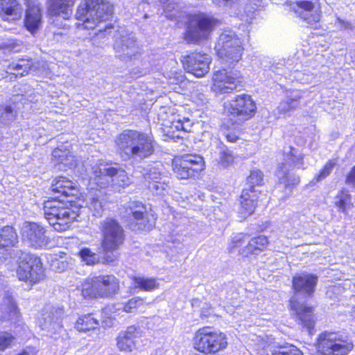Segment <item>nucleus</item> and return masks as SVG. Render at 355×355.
<instances>
[{
    "label": "nucleus",
    "mask_w": 355,
    "mask_h": 355,
    "mask_svg": "<svg viewBox=\"0 0 355 355\" xmlns=\"http://www.w3.org/2000/svg\"><path fill=\"white\" fill-rule=\"evenodd\" d=\"M292 283L295 292L290 300L292 315L303 329L312 334L315 324L313 308L300 301V295L304 297L312 296L318 283V277L313 274L302 272L295 275Z\"/></svg>",
    "instance_id": "obj_1"
},
{
    "label": "nucleus",
    "mask_w": 355,
    "mask_h": 355,
    "mask_svg": "<svg viewBox=\"0 0 355 355\" xmlns=\"http://www.w3.org/2000/svg\"><path fill=\"white\" fill-rule=\"evenodd\" d=\"M115 142L125 159L138 162L150 157L154 153L156 145L150 134L135 130H123L116 137Z\"/></svg>",
    "instance_id": "obj_2"
},
{
    "label": "nucleus",
    "mask_w": 355,
    "mask_h": 355,
    "mask_svg": "<svg viewBox=\"0 0 355 355\" xmlns=\"http://www.w3.org/2000/svg\"><path fill=\"white\" fill-rule=\"evenodd\" d=\"M90 181L100 188L111 187L115 190L130 184V180L122 168L103 160L92 166Z\"/></svg>",
    "instance_id": "obj_3"
},
{
    "label": "nucleus",
    "mask_w": 355,
    "mask_h": 355,
    "mask_svg": "<svg viewBox=\"0 0 355 355\" xmlns=\"http://www.w3.org/2000/svg\"><path fill=\"white\" fill-rule=\"evenodd\" d=\"M113 13V6L103 0H85L78 6L76 18L82 21L83 29H94Z\"/></svg>",
    "instance_id": "obj_4"
},
{
    "label": "nucleus",
    "mask_w": 355,
    "mask_h": 355,
    "mask_svg": "<svg viewBox=\"0 0 355 355\" xmlns=\"http://www.w3.org/2000/svg\"><path fill=\"white\" fill-rule=\"evenodd\" d=\"M71 202L53 198L44 202L43 209L45 218L55 230L63 232L68 230L70 224L78 216L70 207Z\"/></svg>",
    "instance_id": "obj_5"
},
{
    "label": "nucleus",
    "mask_w": 355,
    "mask_h": 355,
    "mask_svg": "<svg viewBox=\"0 0 355 355\" xmlns=\"http://www.w3.org/2000/svg\"><path fill=\"white\" fill-rule=\"evenodd\" d=\"M283 155L284 159L277 168L276 176L279 184H282L285 188L292 189L300 182V177L292 172L293 168H306L304 166V155L293 146L285 148Z\"/></svg>",
    "instance_id": "obj_6"
},
{
    "label": "nucleus",
    "mask_w": 355,
    "mask_h": 355,
    "mask_svg": "<svg viewBox=\"0 0 355 355\" xmlns=\"http://www.w3.org/2000/svg\"><path fill=\"white\" fill-rule=\"evenodd\" d=\"M119 290V282L113 275L87 278L82 284L85 297H112Z\"/></svg>",
    "instance_id": "obj_7"
},
{
    "label": "nucleus",
    "mask_w": 355,
    "mask_h": 355,
    "mask_svg": "<svg viewBox=\"0 0 355 355\" xmlns=\"http://www.w3.org/2000/svg\"><path fill=\"white\" fill-rule=\"evenodd\" d=\"M121 215L125 218L128 225L132 231L151 230L155 223L154 216L148 213L146 207L137 201L130 202L123 206Z\"/></svg>",
    "instance_id": "obj_8"
},
{
    "label": "nucleus",
    "mask_w": 355,
    "mask_h": 355,
    "mask_svg": "<svg viewBox=\"0 0 355 355\" xmlns=\"http://www.w3.org/2000/svg\"><path fill=\"white\" fill-rule=\"evenodd\" d=\"M193 344L196 350L208 354L224 349L227 342L223 333L214 331L210 327H204L196 332Z\"/></svg>",
    "instance_id": "obj_9"
},
{
    "label": "nucleus",
    "mask_w": 355,
    "mask_h": 355,
    "mask_svg": "<svg viewBox=\"0 0 355 355\" xmlns=\"http://www.w3.org/2000/svg\"><path fill=\"white\" fill-rule=\"evenodd\" d=\"M215 49L219 58L230 63L238 62L243 51L241 39L232 30H225L221 33Z\"/></svg>",
    "instance_id": "obj_10"
},
{
    "label": "nucleus",
    "mask_w": 355,
    "mask_h": 355,
    "mask_svg": "<svg viewBox=\"0 0 355 355\" xmlns=\"http://www.w3.org/2000/svg\"><path fill=\"white\" fill-rule=\"evenodd\" d=\"M19 266L17 275L19 280L37 283L43 279L44 270L40 257L21 250H17Z\"/></svg>",
    "instance_id": "obj_11"
},
{
    "label": "nucleus",
    "mask_w": 355,
    "mask_h": 355,
    "mask_svg": "<svg viewBox=\"0 0 355 355\" xmlns=\"http://www.w3.org/2000/svg\"><path fill=\"white\" fill-rule=\"evenodd\" d=\"M255 104L248 95H241L232 100L225 107V113L232 125L241 124L254 112Z\"/></svg>",
    "instance_id": "obj_12"
},
{
    "label": "nucleus",
    "mask_w": 355,
    "mask_h": 355,
    "mask_svg": "<svg viewBox=\"0 0 355 355\" xmlns=\"http://www.w3.org/2000/svg\"><path fill=\"white\" fill-rule=\"evenodd\" d=\"M173 171L180 180L195 178L204 168V161L201 156L186 155L175 157L172 162Z\"/></svg>",
    "instance_id": "obj_13"
},
{
    "label": "nucleus",
    "mask_w": 355,
    "mask_h": 355,
    "mask_svg": "<svg viewBox=\"0 0 355 355\" xmlns=\"http://www.w3.org/2000/svg\"><path fill=\"white\" fill-rule=\"evenodd\" d=\"M98 228L103 236L101 243H104L107 249L121 246L123 243L124 230L116 219L105 218L99 222Z\"/></svg>",
    "instance_id": "obj_14"
},
{
    "label": "nucleus",
    "mask_w": 355,
    "mask_h": 355,
    "mask_svg": "<svg viewBox=\"0 0 355 355\" xmlns=\"http://www.w3.org/2000/svg\"><path fill=\"white\" fill-rule=\"evenodd\" d=\"M214 24V18L204 13L191 15L187 27V40L192 42H198L200 39L207 37Z\"/></svg>",
    "instance_id": "obj_15"
},
{
    "label": "nucleus",
    "mask_w": 355,
    "mask_h": 355,
    "mask_svg": "<svg viewBox=\"0 0 355 355\" xmlns=\"http://www.w3.org/2000/svg\"><path fill=\"white\" fill-rule=\"evenodd\" d=\"M318 348L324 355H346L353 348V345L338 337L334 332L320 335Z\"/></svg>",
    "instance_id": "obj_16"
},
{
    "label": "nucleus",
    "mask_w": 355,
    "mask_h": 355,
    "mask_svg": "<svg viewBox=\"0 0 355 355\" xmlns=\"http://www.w3.org/2000/svg\"><path fill=\"white\" fill-rule=\"evenodd\" d=\"M46 233L45 227L37 223L25 222L21 228L23 241L35 249L43 248L49 244V239Z\"/></svg>",
    "instance_id": "obj_17"
},
{
    "label": "nucleus",
    "mask_w": 355,
    "mask_h": 355,
    "mask_svg": "<svg viewBox=\"0 0 355 355\" xmlns=\"http://www.w3.org/2000/svg\"><path fill=\"white\" fill-rule=\"evenodd\" d=\"M242 78L239 71L222 69L213 75L214 84L212 89L216 93L226 94L236 89L241 83Z\"/></svg>",
    "instance_id": "obj_18"
},
{
    "label": "nucleus",
    "mask_w": 355,
    "mask_h": 355,
    "mask_svg": "<svg viewBox=\"0 0 355 355\" xmlns=\"http://www.w3.org/2000/svg\"><path fill=\"white\" fill-rule=\"evenodd\" d=\"M182 62L184 69L188 73L200 78L209 71L211 58L206 53H193L184 56Z\"/></svg>",
    "instance_id": "obj_19"
},
{
    "label": "nucleus",
    "mask_w": 355,
    "mask_h": 355,
    "mask_svg": "<svg viewBox=\"0 0 355 355\" xmlns=\"http://www.w3.org/2000/svg\"><path fill=\"white\" fill-rule=\"evenodd\" d=\"M114 49L116 55L122 60H131L141 53V49L132 34L122 35L116 39Z\"/></svg>",
    "instance_id": "obj_20"
},
{
    "label": "nucleus",
    "mask_w": 355,
    "mask_h": 355,
    "mask_svg": "<svg viewBox=\"0 0 355 355\" xmlns=\"http://www.w3.org/2000/svg\"><path fill=\"white\" fill-rule=\"evenodd\" d=\"M291 9L298 17L310 25H313L320 19V12L315 8L314 3L311 0L294 2Z\"/></svg>",
    "instance_id": "obj_21"
},
{
    "label": "nucleus",
    "mask_w": 355,
    "mask_h": 355,
    "mask_svg": "<svg viewBox=\"0 0 355 355\" xmlns=\"http://www.w3.org/2000/svg\"><path fill=\"white\" fill-rule=\"evenodd\" d=\"M64 309L62 307L46 308L40 320V324L42 329L49 331H56L61 327L60 320L63 318Z\"/></svg>",
    "instance_id": "obj_22"
},
{
    "label": "nucleus",
    "mask_w": 355,
    "mask_h": 355,
    "mask_svg": "<svg viewBox=\"0 0 355 355\" xmlns=\"http://www.w3.org/2000/svg\"><path fill=\"white\" fill-rule=\"evenodd\" d=\"M42 9L37 5H28L24 19V26L32 35L37 33L42 25Z\"/></svg>",
    "instance_id": "obj_23"
},
{
    "label": "nucleus",
    "mask_w": 355,
    "mask_h": 355,
    "mask_svg": "<svg viewBox=\"0 0 355 355\" xmlns=\"http://www.w3.org/2000/svg\"><path fill=\"white\" fill-rule=\"evenodd\" d=\"M139 334V331L135 326H130L125 331L120 332L116 343L119 350L124 352H132L136 348Z\"/></svg>",
    "instance_id": "obj_24"
},
{
    "label": "nucleus",
    "mask_w": 355,
    "mask_h": 355,
    "mask_svg": "<svg viewBox=\"0 0 355 355\" xmlns=\"http://www.w3.org/2000/svg\"><path fill=\"white\" fill-rule=\"evenodd\" d=\"M258 191L243 189L241 195V206L239 210L241 217L245 218L251 215L257 205Z\"/></svg>",
    "instance_id": "obj_25"
},
{
    "label": "nucleus",
    "mask_w": 355,
    "mask_h": 355,
    "mask_svg": "<svg viewBox=\"0 0 355 355\" xmlns=\"http://www.w3.org/2000/svg\"><path fill=\"white\" fill-rule=\"evenodd\" d=\"M22 8L19 0H0V17L6 21H15L21 17Z\"/></svg>",
    "instance_id": "obj_26"
},
{
    "label": "nucleus",
    "mask_w": 355,
    "mask_h": 355,
    "mask_svg": "<svg viewBox=\"0 0 355 355\" xmlns=\"http://www.w3.org/2000/svg\"><path fill=\"white\" fill-rule=\"evenodd\" d=\"M74 2L75 0H51L48 8V13L51 16L69 19L72 15Z\"/></svg>",
    "instance_id": "obj_27"
},
{
    "label": "nucleus",
    "mask_w": 355,
    "mask_h": 355,
    "mask_svg": "<svg viewBox=\"0 0 355 355\" xmlns=\"http://www.w3.org/2000/svg\"><path fill=\"white\" fill-rule=\"evenodd\" d=\"M71 145L68 143L57 147L52 153L53 159L55 164L63 169L62 166L71 168L75 165V157L70 151Z\"/></svg>",
    "instance_id": "obj_28"
},
{
    "label": "nucleus",
    "mask_w": 355,
    "mask_h": 355,
    "mask_svg": "<svg viewBox=\"0 0 355 355\" xmlns=\"http://www.w3.org/2000/svg\"><path fill=\"white\" fill-rule=\"evenodd\" d=\"M34 62L31 58H22L12 61L6 67V72L15 78L27 75L29 71L33 70Z\"/></svg>",
    "instance_id": "obj_29"
},
{
    "label": "nucleus",
    "mask_w": 355,
    "mask_h": 355,
    "mask_svg": "<svg viewBox=\"0 0 355 355\" xmlns=\"http://www.w3.org/2000/svg\"><path fill=\"white\" fill-rule=\"evenodd\" d=\"M51 190L54 193H60L66 197L75 196L78 193L76 184L62 176L56 178L53 180Z\"/></svg>",
    "instance_id": "obj_30"
},
{
    "label": "nucleus",
    "mask_w": 355,
    "mask_h": 355,
    "mask_svg": "<svg viewBox=\"0 0 355 355\" xmlns=\"http://www.w3.org/2000/svg\"><path fill=\"white\" fill-rule=\"evenodd\" d=\"M18 243L19 236L12 226L5 225L0 228V248L8 250Z\"/></svg>",
    "instance_id": "obj_31"
},
{
    "label": "nucleus",
    "mask_w": 355,
    "mask_h": 355,
    "mask_svg": "<svg viewBox=\"0 0 355 355\" xmlns=\"http://www.w3.org/2000/svg\"><path fill=\"white\" fill-rule=\"evenodd\" d=\"M302 98V93L300 91H291L287 93L284 100L282 101L278 107V112L281 114L295 110L300 106V100Z\"/></svg>",
    "instance_id": "obj_32"
},
{
    "label": "nucleus",
    "mask_w": 355,
    "mask_h": 355,
    "mask_svg": "<svg viewBox=\"0 0 355 355\" xmlns=\"http://www.w3.org/2000/svg\"><path fill=\"white\" fill-rule=\"evenodd\" d=\"M268 243V238L260 235L251 239L246 246L239 250L240 254L248 257L250 254H258L262 252Z\"/></svg>",
    "instance_id": "obj_33"
},
{
    "label": "nucleus",
    "mask_w": 355,
    "mask_h": 355,
    "mask_svg": "<svg viewBox=\"0 0 355 355\" xmlns=\"http://www.w3.org/2000/svg\"><path fill=\"white\" fill-rule=\"evenodd\" d=\"M1 319L16 322L19 316V312L14 299L10 295H6L1 305Z\"/></svg>",
    "instance_id": "obj_34"
},
{
    "label": "nucleus",
    "mask_w": 355,
    "mask_h": 355,
    "mask_svg": "<svg viewBox=\"0 0 355 355\" xmlns=\"http://www.w3.org/2000/svg\"><path fill=\"white\" fill-rule=\"evenodd\" d=\"M87 206L94 216H101L103 211V195L100 191H92L87 197Z\"/></svg>",
    "instance_id": "obj_35"
},
{
    "label": "nucleus",
    "mask_w": 355,
    "mask_h": 355,
    "mask_svg": "<svg viewBox=\"0 0 355 355\" xmlns=\"http://www.w3.org/2000/svg\"><path fill=\"white\" fill-rule=\"evenodd\" d=\"M143 176L146 184H148L153 181L164 179L166 175L162 164L156 163L148 165L144 169Z\"/></svg>",
    "instance_id": "obj_36"
},
{
    "label": "nucleus",
    "mask_w": 355,
    "mask_h": 355,
    "mask_svg": "<svg viewBox=\"0 0 355 355\" xmlns=\"http://www.w3.org/2000/svg\"><path fill=\"white\" fill-rule=\"evenodd\" d=\"M98 326V321L91 314L79 318L76 323V328L79 331H90L96 329Z\"/></svg>",
    "instance_id": "obj_37"
},
{
    "label": "nucleus",
    "mask_w": 355,
    "mask_h": 355,
    "mask_svg": "<svg viewBox=\"0 0 355 355\" xmlns=\"http://www.w3.org/2000/svg\"><path fill=\"white\" fill-rule=\"evenodd\" d=\"M17 110L15 105H2L0 106V123L9 124L12 122L17 116Z\"/></svg>",
    "instance_id": "obj_38"
},
{
    "label": "nucleus",
    "mask_w": 355,
    "mask_h": 355,
    "mask_svg": "<svg viewBox=\"0 0 355 355\" xmlns=\"http://www.w3.org/2000/svg\"><path fill=\"white\" fill-rule=\"evenodd\" d=\"M134 286L145 291H151L158 286V283L154 278H146L144 277H134Z\"/></svg>",
    "instance_id": "obj_39"
},
{
    "label": "nucleus",
    "mask_w": 355,
    "mask_h": 355,
    "mask_svg": "<svg viewBox=\"0 0 355 355\" xmlns=\"http://www.w3.org/2000/svg\"><path fill=\"white\" fill-rule=\"evenodd\" d=\"M263 181V174L259 170H253L251 171L250 175L247 178V182L244 189L250 191H254L256 186H261Z\"/></svg>",
    "instance_id": "obj_40"
},
{
    "label": "nucleus",
    "mask_w": 355,
    "mask_h": 355,
    "mask_svg": "<svg viewBox=\"0 0 355 355\" xmlns=\"http://www.w3.org/2000/svg\"><path fill=\"white\" fill-rule=\"evenodd\" d=\"M78 254L87 265L93 266L101 262L99 256L88 248H82Z\"/></svg>",
    "instance_id": "obj_41"
},
{
    "label": "nucleus",
    "mask_w": 355,
    "mask_h": 355,
    "mask_svg": "<svg viewBox=\"0 0 355 355\" xmlns=\"http://www.w3.org/2000/svg\"><path fill=\"white\" fill-rule=\"evenodd\" d=\"M335 204L343 213L347 214V209L351 205V196L347 191H342L336 197Z\"/></svg>",
    "instance_id": "obj_42"
},
{
    "label": "nucleus",
    "mask_w": 355,
    "mask_h": 355,
    "mask_svg": "<svg viewBox=\"0 0 355 355\" xmlns=\"http://www.w3.org/2000/svg\"><path fill=\"white\" fill-rule=\"evenodd\" d=\"M102 246V263L104 264L112 263L119 258V254L116 252V250L120 246H115L114 248H108L107 249L105 247L104 243H101Z\"/></svg>",
    "instance_id": "obj_43"
},
{
    "label": "nucleus",
    "mask_w": 355,
    "mask_h": 355,
    "mask_svg": "<svg viewBox=\"0 0 355 355\" xmlns=\"http://www.w3.org/2000/svg\"><path fill=\"white\" fill-rule=\"evenodd\" d=\"M166 176L162 180L153 181L147 184L148 189L155 195H163L168 187Z\"/></svg>",
    "instance_id": "obj_44"
},
{
    "label": "nucleus",
    "mask_w": 355,
    "mask_h": 355,
    "mask_svg": "<svg viewBox=\"0 0 355 355\" xmlns=\"http://www.w3.org/2000/svg\"><path fill=\"white\" fill-rule=\"evenodd\" d=\"M234 162V157L231 152L226 148H221L219 153L218 164L223 168H226Z\"/></svg>",
    "instance_id": "obj_45"
},
{
    "label": "nucleus",
    "mask_w": 355,
    "mask_h": 355,
    "mask_svg": "<svg viewBox=\"0 0 355 355\" xmlns=\"http://www.w3.org/2000/svg\"><path fill=\"white\" fill-rule=\"evenodd\" d=\"M15 341V338L10 333L0 332V352L10 347Z\"/></svg>",
    "instance_id": "obj_46"
},
{
    "label": "nucleus",
    "mask_w": 355,
    "mask_h": 355,
    "mask_svg": "<svg viewBox=\"0 0 355 355\" xmlns=\"http://www.w3.org/2000/svg\"><path fill=\"white\" fill-rule=\"evenodd\" d=\"M272 355H303L302 352L295 346L281 347L274 350Z\"/></svg>",
    "instance_id": "obj_47"
},
{
    "label": "nucleus",
    "mask_w": 355,
    "mask_h": 355,
    "mask_svg": "<svg viewBox=\"0 0 355 355\" xmlns=\"http://www.w3.org/2000/svg\"><path fill=\"white\" fill-rule=\"evenodd\" d=\"M336 164V160H329L324 166L323 168L320 171L319 174L316 175L314 180H315L316 182H320L322 180L326 178L331 173Z\"/></svg>",
    "instance_id": "obj_48"
},
{
    "label": "nucleus",
    "mask_w": 355,
    "mask_h": 355,
    "mask_svg": "<svg viewBox=\"0 0 355 355\" xmlns=\"http://www.w3.org/2000/svg\"><path fill=\"white\" fill-rule=\"evenodd\" d=\"M246 234L240 233L232 236L230 243H229L230 252H234V249L242 245L247 239Z\"/></svg>",
    "instance_id": "obj_49"
},
{
    "label": "nucleus",
    "mask_w": 355,
    "mask_h": 355,
    "mask_svg": "<svg viewBox=\"0 0 355 355\" xmlns=\"http://www.w3.org/2000/svg\"><path fill=\"white\" fill-rule=\"evenodd\" d=\"M144 303V300L140 297H134L130 300L123 306L124 311L127 313L132 312L134 309L141 306Z\"/></svg>",
    "instance_id": "obj_50"
},
{
    "label": "nucleus",
    "mask_w": 355,
    "mask_h": 355,
    "mask_svg": "<svg viewBox=\"0 0 355 355\" xmlns=\"http://www.w3.org/2000/svg\"><path fill=\"white\" fill-rule=\"evenodd\" d=\"M164 10L168 17V14L178 9V5L173 0H167L163 2Z\"/></svg>",
    "instance_id": "obj_51"
},
{
    "label": "nucleus",
    "mask_w": 355,
    "mask_h": 355,
    "mask_svg": "<svg viewBox=\"0 0 355 355\" xmlns=\"http://www.w3.org/2000/svg\"><path fill=\"white\" fill-rule=\"evenodd\" d=\"M271 71L273 72L279 74V75H286V67H285L284 64L282 62H277L275 64H272L270 67Z\"/></svg>",
    "instance_id": "obj_52"
},
{
    "label": "nucleus",
    "mask_w": 355,
    "mask_h": 355,
    "mask_svg": "<svg viewBox=\"0 0 355 355\" xmlns=\"http://www.w3.org/2000/svg\"><path fill=\"white\" fill-rule=\"evenodd\" d=\"M345 182L347 185L352 187L355 191V166L347 175Z\"/></svg>",
    "instance_id": "obj_53"
},
{
    "label": "nucleus",
    "mask_w": 355,
    "mask_h": 355,
    "mask_svg": "<svg viewBox=\"0 0 355 355\" xmlns=\"http://www.w3.org/2000/svg\"><path fill=\"white\" fill-rule=\"evenodd\" d=\"M336 23L338 24V26L340 30H352L353 29V26L349 21H344L338 17L336 19Z\"/></svg>",
    "instance_id": "obj_54"
},
{
    "label": "nucleus",
    "mask_w": 355,
    "mask_h": 355,
    "mask_svg": "<svg viewBox=\"0 0 355 355\" xmlns=\"http://www.w3.org/2000/svg\"><path fill=\"white\" fill-rule=\"evenodd\" d=\"M112 28V26L110 25V24L106 25L103 30L100 29L98 31V33L96 34L95 37H94V41H96L97 38H103L105 36L106 33H107L108 30H110Z\"/></svg>",
    "instance_id": "obj_55"
},
{
    "label": "nucleus",
    "mask_w": 355,
    "mask_h": 355,
    "mask_svg": "<svg viewBox=\"0 0 355 355\" xmlns=\"http://www.w3.org/2000/svg\"><path fill=\"white\" fill-rule=\"evenodd\" d=\"M171 128L172 129L174 128L176 130H182V129L186 128L184 127V121L180 119H178V120L172 121Z\"/></svg>",
    "instance_id": "obj_56"
},
{
    "label": "nucleus",
    "mask_w": 355,
    "mask_h": 355,
    "mask_svg": "<svg viewBox=\"0 0 355 355\" xmlns=\"http://www.w3.org/2000/svg\"><path fill=\"white\" fill-rule=\"evenodd\" d=\"M69 26L66 27V25H64L62 30L59 31H53L52 33H53V35L55 37H61L63 35H65V31L68 29Z\"/></svg>",
    "instance_id": "obj_57"
},
{
    "label": "nucleus",
    "mask_w": 355,
    "mask_h": 355,
    "mask_svg": "<svg viewBox=\"0 0 355 355\" xmlns=\"http://www.w3.org/2000/svg\"><path fill=\"white\" fill-rule=\"evenodd\" d=\"M54 264L56 265V269L60 271H62L67 268V263L62 261H55Z\"/></svg>",
    "instance_id": "obj_58"
},
{
    "label": "nucleus",
    "mask_w": 355,
    "mask_h": 355,
    "mask_svg": "<svg viewBox=\"0 0 355 355\" xmlns=\"http://www.w3.org/2000/svg\"><path fill=\"white\" fill-rule=\"evenodd\" d=\"M211 313V306L206 304V307L202 308L201 315L207 317Z\"/></svg>",
    "instance_id": "obj_59"
},
{
    "label": "nucleus",
    "mask_w": 355,
    "mask_h": 355,
    "mask_svg": "<svg viewBox=\"0 0 355 355\" xmlns=\"http://www.w3.org/2000/svg\"><path fill=\"white\" fill-rule=\"evenodd\" d=\"M184 127L186 128L185 129H182V131L184 132H189L190 128L191 127V124L189 121V120L187 118H184Z\"/></svg>",
    "instance_id": "obj_60"
},
{
    "label": "nucleus",
    "mask_w": 355,
    "mask_h": 355,
    "mask_svg": "<svg viewBox=\"0 0 355 355\" xmlns=\"http://www.w3.org/2000/svg\"><path fill=\"white\" fill-rule=\"evenodd\" d=\"M296 75L295 76V78H296L297 80L303 81V78H301L302 73L299 71L298 70H296L295 71Z\"/></svg>",
    "instance_id": "obj_61"
},
{
    "label": "nucleus",
    "mask_w": 355,
    "mask_h": 355,
    "mask_svg": "<svg viewBox=\"0 0 355 355\" xmlns=\"http://www.w3.org/2000/svg\"><path fill=\"white\" fill-rule=\"evenodd\" d=\"M236 139H237V137L234 135H227V139L229 141L234 142L236 140Z\"/></svg>",
    "instance_id": "obj_62"
},
{
    "label": "nucleus",
    "mask_w": 355,
    "mask_h": 355,
    "mask_svg": "<svg viewBox=\"0 0 355 355\" xmlns=\"http://www.w3.org/2000/svg\"><path fill=\"white\" fill-rule=\"evenodd\" d=\"M148 15H146H146H144V18H146H146H148Z\"/></svg>",
    "instance_id": "obj_63"
}]
</instances>
